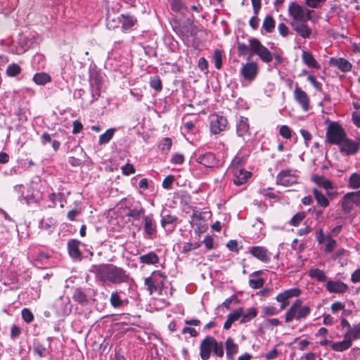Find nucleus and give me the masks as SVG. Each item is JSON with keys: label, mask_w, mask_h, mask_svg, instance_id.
I'll use <instances>...</instances> for the list:
<instances>
[{"label": "nucleus", "mask_w": 360, "mask_h": 360, "mask_svg": "<svg viewBox=\"0 0 360 360\" xmlns=\"http://www.w3.org/2000/svg\"><path fill=\"white\" fill-rule=\"evenodd\" d=\"M90 271L95 275L96 280L103 284H120L127 283L129 276L127 271L112 264L92 265Z\"/></svg>", "instance_id": "nucleus-1"}, {"label": "nucleus", "mask_w": 360, "mask_h": 360, "mask_svg": "<svg viewBox=\"0 0 360 360\" xmlns=\"http://www.w3.org/2000/svg\"><path fill=\"white\" fill-rule=\"evenodd\" d=\"M301 300H296L285 314V323H290L293 319L301 321L307 319L311 313V309L308 306H303Z\"/></svg>", "instance_id": "nucleus-2"}, {"label": "nucleus", "mask_w": 360, "mask_h": 360, "mask_svg": "<svg viewBox=\"0 0 360 360\" xmlns=\"http://www.w3.org/2000/svg\"><path fill=\"white\" fill-rule=\"evenodd\" d=\"M248 41L250 46V54L248 55V60L254 55H257L265 63H270L273 60V53L257 38H250Z\"/></svg>", "instance_id": "nucleus-3"}, {"label": "nucleus", "mask_w": 360, "mask_h": 360, "mask_svg": "<svg viewBox=\"0 0 360 360\" xmlns=\"http://www.w3.org/2000/svg\"><path fill=\"white\" fill-rule=\"evenodd\" d=\"M347 136L345 129L338 122H330L326 131L327 141L333 145H338Z\"/></svg>", "instance_id": "nucleus-4"}, {"label": "nucleus", "mask_w": 360, "mask_h": 360, "mask_svg": "<svg viewBox=\"0 0 360 360\" xmlns=\"http://www.w3.org/2000/svg\"><path fill=\"white\" fill-rule=\"evenodd\" d=\"M313 11L304 9L297 2H291L288 6L289 15L293 18L292 21H307L311 19Z\"/></svg>", "instance_id": "nucleus-5"}, {"label": "nucleus", "mask_w": 360, "mask_h": 360, "mask_svg": "<svg viewBox=\"0 0 360 360\" xmlns=\"http://www.w3.org/2000/svg\"><path fill=\"white\" fill-rule=\"evenodd\" d=\"M239 73L245 81L251 82L259 73V65L255 61H248L242 65Z\"/></svg>", "instance_id": "nucleus-6"}, {"label": "nucleus", "mask_w": 360, "mask_h": 360, "mask_svg": "<svg viewBox=\"0 0 360 360\" xmlns=\"http://www.w3.org/2000/svg\"><path fill=\"white\" fill-rule=\"evenodd\" d=\"M296 170L287 169L281 171L276 176V182L284 186H290L297 183Z\"/></svg>", "instance_id": "nucleus-7"}, {"label": "nucleus", "mask_w": 360, "mask_h": 360, "mask_svg": "<svg viewBox=\"0 0 360 360\" xmlns=\"http://www.w3.org/2000/svg\"><path fill=\"white\" fill-rule=\"evenodd\" d=\"M195 155L196 162L206 167L212 168L219 165V160L216 158L215 154L212 152L205 153L198 152Z\"/></svg>", "instance_id": "nucleus-8"}, {"label": "nucleus", "mask_w": 360, "mask_h": 360, "mask_svg": "<svg viewBox=\"0 0 360 360\" xmlns=\"http://www.w3.org/2000/svg\"><path fill=\"white\" fill-rule=\"evenodd\" d=\"M72 304L68 297L60 296L54 302L53 308L58 316H68L72 311Z\"/></svg>", "instance_id": "nucleus-9"}, {"label": "nucleus", "mask_w": 360, "mask_h": 360, "mask_svg": "<svg viewBox=\"0 0 360 360\" xmlns=\"http://www.w3.org/2000/svg\"><path fill=\"white\" fill-rule=\"evenodd\" d=\"M300 293L301 290L297 288H290L279 293L276 296V300L281 303L280 310H283L289 304V299L298 297Z\"/></svg>", "instance_id": "nucleus-10"}, {"label": "nucleus", "mask_w": 360, "mask_h": 360, "mask_svg": "<svg viewBox=\"0 0 360 360\" xmlns=\"http://www.w3.org/2000/svg\"><path fill=\"white\" fill-rule=\"evenodd\" d=\"M338 146L340 151L347 155L356 153L359 148V144L356 141L347 138V136Z\"/></svg>", "instance_id": "nucleus-11"}, {"label": "nucleus", "mask_w": 360, "mask_h": 360, "mask_svg": "<svg viewBox=\"0 0 360 360\" xmlns=\"http://www.w3.org/2000/svg\"><path fill=\"white\" fill-rule=\"evenodd\" d=\"M214 338L212 336H207L200 343V356L202 360H208L210 358L213 349Z\"/></svg>", "instance_id": "nucleus-12"}, {"label": "nucleus", "mask_w": 360, "mask_h": 360, "mask_svg": "<svg viewBox=\"0 0 360 360\" xmlns=\"http://www.w3.org/2000/svg\"><path fill=\"white\" fill-rule=\"evenodd\" d=\"M226 119L223 116L213 115L210 117V130L214 134H217L224 130L226 127Z\"/></svg>", "instance_id": "nucleus-13"}, {"label": "nucleus", "mask_w": 360, "mask_h": 360, "mask_svg": "<svg viewBox=\"0 0 360 360\" xmlns=\"http://www.w3.org/2000/svg\"><path fill=\"white\" fill-rule=\"evenodd\" d=\"M293 96L295 101L301 106L304 112L309 110V98L307 93L301 88L297 86L295 89Z\"/></svg>", "instance_id": "nucleus-14"}, {"label": "nucleus", "mask_w": 360, "mask_h": 360, "mask_svg": "<svg viewBox=\"0 0 360 360\" xmlns=\"http://www.w3.org/2000/svg\"><path fill=\"white\" fill-rule=\"evenodd\" d=\"M326 288L330 293L344 294L349 290V286L340 280L328 281Z\"/></svg>", "instance_id": "nucleus-15"}, {"label": "nucleus", "mask_w": 360, "mask_h": 360, "mask_svg": "<svg viewBox=\"0 0 360 360\" xmlns=\"http://www.w3.org/2000/svg\"><path fill=\"white\" fill-rule=\"evenodd\" d=\"M250 254L264 263L271 260V253L263 246H254L250 249Z\"/></svg>", "instance_id": "nucleus-16"}, {"label": "nucleus", "mask_w": 360, "mask_h": 360, "mask_svg": "<svg viewBox=\"0 0 360 360\" xmlns=\"http://www.w3.org/2000/svg\"><path fill=\"white\" fill-rule=\"evenodd\" d=\"M290 25L293 30L304 39L309 38L311 30L307 25V21H292Z\"/></svg>", "instance_id": "nucleus-17"}, {"label": "nucleus", "mask_w": 360, "mask_h": 360, "mask_svg": "<svg viewBox=\"0 0 360 360\" xmlns=\"http://www.w3.org/2000/svg\"><path fill=\"white\" fill-rule=\"evenodd\" d=\"M80 242L75 239H72L68 243V253L74 260L80 261L82 259V253L79 249Z\"/></svg>", "instance_id": "nucleus-18"}, {"label": "nucleus", "mask_w": 360, "mask_h": 360, "mask_svg": "<svg viewBox=\"0 0 360 360\" xmlns=\"http://www.w3.org/2000/svg\"><path fill=\"white\" fill-rule=\"evenodd\" d=\"M329 64L345 72H349L352 68V64L344 58H330Z\"/></svg>", "instance_id": "nucleus-19"}, {"label": "nucleus", "mask_w": 360, "mask_h": 360, "mask_svg": "<svg viewBox=\"0 0 360 360\" xmlns=\"http://www.w3.org/2000/svg\"><path fill=\"white\" fill-rule=\"evenodd\" d=\"M143 230L148 238H152L156 233V225L152 216L147 215L143 217Z\"/></svg>", "instance_id": "nucleus-20"}, {"label": "nucleus", "mask_w": 360, "mask_h": 360, "mask_svg": "<svg viewBox=\"0 0 360 360\" xmlns=\"http://www.w3.org/2000/svg\"><path fill=\"white\" fill-rule=\"evenodd\" d=\"M102 86L101 82L98 77H94L90 80L91 100L90 103L96 101L101 95V89Z\"/></svg>", "instance_id": "nucleus-21"}, {"label": "nucleus", "mask_w": 360, "mask_h": 360, "mask_svg": "<svg viewBox=\"0 0 360 360\" xmlns=\"http://www.w3.org/2000/svg\"><path fill=\"white\" fill-rule=\"evenodd\" d=\"M245 162V158L243 156L236 155L232 160L229 171L231 174H240V169H244L243 166Z\"/></svg>", "instance_id": "nucleus-22"}, {"label": "nucleus", "mask_w": 360, "mask_h": 360, "mask_svg": "<svg viewBox=\"0 0 360 360\" xmlns=\"http://www.w3.org/2000/svg\"><path fill=\"white\" fill-rule=\"evenodd\" d=\"M249 124L248 118L240 117L236 124V131L238 136L244 137L249 135Z\"/></svg>", "instance_id": "nucleus-23"}, {"label": "nucleus", "mask_w": 360, "mask_h": 360, "mask_svg": "<svg viewBox=\"0 0 360 360\" xmlns=\"http://www.w3.org/2000/svg\"><path fill=\"white\" fill-rule=\"evenodd\" d=\"M302 59L303 63L309 68H314L316 70H319L321 68L320 64L316 61L313 55L309 51H302Z\"/></svg>", "instance_id": "nucleus-24"}, {"label": "nucleus", "mask_w": 360, "mask_h": 360, "mask_svg": "<svg viewBox=\"0 0 360 360\" xmlns=\"http://www.w3.org/2000/svg\"><path fill=\"white\" fill-rule=\"evenodd\" d=\"M344 338L349 340L352 343L354 340L360 339V322L354 324L349 330H347L344 334Z\"/></svg>", "instance_id": "nucleus-25"}, {"label": "nucleus", "mask_w": 360, "mask_h": 360, "mask_svg": "<svg viewBox=\"0 0 360 360\" xmlns=\"http://www.w3.org/2000/svg\"><path fill=\"white\" fill-rule=\"evenodd\" d=\"M226 357L229 360H233L235 354L238 350V345L234 342L232 338H228L225 342Z\"/></svg>", "instance_id": "nucleus-26"}, {"label": "nucleus", "mask_w": 360, "mask_h": 360, "mask_svg": "<svg viewBox=\"0 0 360 360\" xmlns=\"http://www.w3.org/2000/svg\"><path fill=\"white\" fill-rule=\"evenodd\" d=\"M157 277H162V274L155 271L153 274V276L148 277L145 279V284L148 286L150 292L156 290L159 285H163L162 281L160 283L158 282Z\"/></svg>", "instance_id": "nucleus-27"}, {"label": "nucleus", "mask_w": 360, "mask_h": 360, "mask_svg": "<svg viewBox=\"0 0 360 360\" xmlns=\"http://www.w3.org/2000/svg\"><path fill=\"white\" fill-rule=\"evenodd\" d=\"M240 174H232L233 176V183L237 186H240L245 184L249 178H250L252 173L246 171L245 169H240Z\"/></svg>", "instance_id": "nucleus-28"}, {"label": "nucleus", "mask_w": 360, "mask_h": 360, "mask_svg": "<svg viewBox=\"0 0 360 360\" xmlns=\"http://www.w3.org/2000/svg\"><path fill=\"white\" fill-rule=\"evenodd\" d=\"M140 263L153 265L156 264L159 262V257L154 252H150L147 254L142 255L139 257Z\"/></svg>", "instance_id": "nucleus-29"}, {"label": "nucleus", "mask_w": 360, "mask_h": 360, "mask_svg": "<svg viewBox=\"0 0 360 360\" xmlns=\"http://www.w3.org/2000/svg\"><path fill=\"white\" fill-rule=\"evenodd\" d=\"M352 343L344 338L342 341L331 343V349L335 352H342L351 347Z\"/></svg>", "instance_id": "nucleus-30"}, {"label": "nucleus", "mask_w": 360, "mask_h": 360, "mask_svg": "<svg viewBox=\"0 0 360 360\" xmlns=\"http://www.w3.org/2000/svg\"><path fill=\"white\" fill-rule=\"evenodd\" d=\"M312 180L319 186L325 188L327 191L328 195H330L329 190L333 188L332 183L330 181L327 179L326 177L320 175H314L312 176Z\"/></svg>", "instance_id": "nucleus-31"}, {"label": "nucleus", "mask_w": 360, "mask_h": 360, "mask_svg": "<svg viewBox=\"0 0 360 360\" xmlns=\"http://www.w3.org/2000/svg\"><path fill=\"white\" fill-rule=\"evenodd\" d=\"M118 18L122 24V29L125 30L131 29L136 22V19L129 15H121Z\"/></svg>", "instance_id": "nucleus-32"}, {"label": "nucleus", "mask_w": 360, "mask_h": 360, "mask_svg": "<svg viewBox=\"0 0 360 360\" xmlns=\"http://www.w3.org/2000/svg\"><path fill=\"white\" fill-rule=\"evenodd\" d=\"M32 79L37 85H45L51 81V77L46 72H39L34 75Z\"/></svg>", "instance_id": "nucleus-33"}, {"label": "nucleus", "mask_w": 360, "mask_h": 360, "mask_svg": "<svg viewBox=\"0 0 360 360\" xmlns=\"http://www.w3.org/2000/svg\"><path fill=\"white\" fill-rule=\"evenodd\" d=\"M110 302L114 308H119L122 306L126 305L128 303V301L122 300L118 292L115 291L112 292L110 295Z\"/></svg>", "instance_id": "nucleus-34"}, {"label": "nucleus", "mask_w": 360, "mask_h": 360, "mask_svg": "<svg viewBox=\"0 0 360 360\" xmlns=\"http://www.w3.org/2000/svg\"><path fill=\"white\" fill-rule=\"evenodd\" d=\"M313 194L314 196V198L316 199L317 203L323 207H326L329 205V200L317 188L313 189Z\"/></svg>", "instance_id": "nucleus-35"}, {"label": "nucleus", "mask_w": 360, "mask_h": 360, "mask_svg": "<svg viewBox=\"0 0 360 360\" xmlns=\"http://www.w3.org/2000/svg\"><path fill=\"white\" fill-rule=\"evenodd\" d=\"M72 299L81 304H85L88 302L86 293L79 288L75 290Z\"/></svg>", "instance_id": "nucleus-36"}, {"label": "nucleus", "mask_w": 360, "mask_h": 360, "mask_svg": "<svg viewBox=\"0 0 360 360\" xmlns=\"http://www.w3.org/2000/svg\"><path fill=\"white\" fill-rule=\"evenodd\" d=\"M276 27V22L274 19V18L268 15L265 17L264 19L263 23H262V27L267 33H271Z\"/></svg>", "instance_id": "nucleus-37"}, {"label": "nucleus", "mask_w": 360, "mask_h": 360, "mask_svg": "<svg viewBox=\"0 0 360 360\" xmlns=\"http://www.w3.org/2000/svg\"><path fill=\"white\" fill-rule=\"evenodd\" d=\"M309 276L320 282H324L327 280L325 272L319 269H311L309 271Z\"/></svg>", "instance_id": "nucleus-38"}, {"label": "nucleus", "mask_w": 360, "mask_h": 360, "mask_svg": "<svg viewBox=\"0 0 360 360\" xmlns=\"http://www.w3.org/2000/svg\"><path fill=\"white\" fill-rule=\"evenodd\" d=\"M349 187L352 189H358L360 188V174L358 173H352L348 181Z\"/></svg>", "instance_id": "nucleus-39"}, {"label": "nucleus", "mask_w": 360, "mask_h": 360, "mask_svg": "<svg viewBox=\"0 0 360 360\" xmlns=\"http://www.w3.org/2000/svg\"><path fill=\"white\" fill-rule=\"evenodd\" d=\"M177 217L174 215L167 214L165 216H162L161 219V226L163 228H166L167 225H172L174 228L175 226V224L177 221Z\"/></svg>", "instance_id": "nucleus-40"}, {"label": "nucleus", "mask_w": 360, "mask_h": 360, "mask_svg": "<svg viewBox=\"0 0 360 360\" xmlns=\"http://www.w3.org/2000/svg\"><path fill=\"white\" fill-rule=\"evenodd\" d=\"M115 129L113 128L108 129L104 134L99 136L98 143L100 145L105 144L110 141L115 134Z\"/></svg>", "instance_id": "nucleus-41"}, {"label": "nucleus", "mask_w": 360, "mask_h": 360, "mask_svg": "<svg viewBox=\"0 0 360 360\" xmlns=\"http://www.w3.org/2000/svg\"><path fill=\"white\" fill-rule=\"evenodd\" d=\"M46 347L41 343L37 342L33 345V352L35 354H37L40 357H44L46 356Z\"/></svg>", "instance_id": "nucleus-42"}, {"label": "nucleus", "mask_w": 360, "mask_h": 360, "mask_svg": "<svg viewBox=\"0 0 360 360\" xmlns=\"http://www.w3.org/2000/svg\"><path fill=\"white\" fill-rule=\"evenodd\" d=\"M257 314V310L255 308L252 307L248 309L247 313L245 314H242L240 323H245L247 322H249L250 320L254 319Z\"/></svg>", "instance_id": "nucleus-43"}, {"label": "nucleus", "mask_w": 360, "mask_h": 360, "mask_svg": "<svg viewBox=\"0 0 360 360\" xmlns=\"http://www.w3.org/2000/svg\"><path fill=\"white\" fill-rule=\"evenodd\" d=\"M354 203L347 193L344 195L342 201V207L345 212L349 213L353 208Z\"/></svg>", "instance_id": "nucleus-44"}, {"label": "nucleus", "mask_w": 360, "mask_h": 360, "mask_svg": "<svg viewBox=\"0 0 360 360\" xmlns=\"http://www.w3.org/2000/svg\"><path fill=\"white\" fill-rule=\"evenodd\" d=\"M172 140L170 138H164L159 143L158 148L163 153H167L171 148Z\"/></svg>", "instance_id": "nucleus-45"}, {"label": "nucleus", "mask_w": 360, "mask_h": 360, "mask_svg": "<svg viewBox=\"0 0 360 360\" xmlns=\"http://www.w3.org/2000/svg\"><path fill=\"white\" fill-rule=\"evenodd\" d=\"M212 352L218 357H222L224 356V344L222 342H217L215 339L214 340L213 349Z\"/></svg>", "instance_id": "nucleus-46"}, {"label": "nucleus", "mask_w": 360, "mask_h": 360, "mask_svg": "<svg viewBox=\"0 0 360 360\" xmlns=\"http://www.w3.org/2000/svg\"><path fill=\"white\" fill-rule=\"evenodd\" d=\"M213 60L215 68L218 70L221 69L222 66V51L221 50H214L213 53Z\"/></svg>", "instance_id": "nucleus-47"}, {"label": "nucleus", "mask_w": 360, "mask_h": 360, "mask_svg": "<svg viewBox=\"0 0 360 360\" xmlns=\"http://www.w3.org/2000/svg\"><path fill=\"white\" fill-rule=\"evenodd\" d=\"M21 72L20 67L16 63H12L7 67L6 73L10 77H15Z\"/></svg>", "instance_id": "nucleus-48"}, {"label": "nucleus", "mask_w": 360, "mask_h": 360, "mask_svg": "<svg viewBox=\"0 0 360 360\" xmlns=\"http://www.w3.org/2000/svg\"><path fill=\"white\" fill-rule=\"evenodd\" d=\"M238 54L239 56H244L250 54V46H248L245 43H238L237 46Z\"/></svg>", "instance_id": "nucleus-49"}, {"label": "nucleus", "mask_w": 360, "mask_h": 360, "mask_svg": "<svg viewBox=\"0 0 360 360\" xmlns=\"http://www.w3.org/2000/svg\"><path fill=\"white\" fill-rule=\"evenodd\" d=\"M150 86L157 91H160L162 89V82L158 76L150 77Z\"/></svg>", "instance_id": "nucleus-50"}, {"label": "nucleus", "mask_w": 360, "mask_h": 360, "mask_svg": "<svg viewBox=\"0 0 360 360\" xmlns=\"http://www.w3.org/2000/svg\"><path fill=\"white\" fill-rule=\"evenodd\" d=\"M327 243L326 244L325 252H331L337 246V241L335 239H333L330 236H327L326 237Z\"/></svg>", "instance_id": "nucleus-51"}, {"label": "nucleus", "mask_w": 360, "mask_h": 360, "mask_svg": "<svg viewBox=\"0 0 360 360\" xmlns=\"http://www.w3.org/2000/svg\"><path fill=\"white\" fill-rule=\"evenodd\" d=\"M262 312L265 316H273L277 314L279 311L274 306L267 305L262 307Z\"/></svg>", "instance_id": "nucleus-52"}, {"label": "nucleus", "mask_w": 360, "mask_h": 360, "mask_svg": "<svg viewBox=\"0 0 360 360\" xmlns=\"http://www.w3.org/2000/svg\"><path fill=\"white\" fill-rule=\"evenodd\" d=\"M144 209L143 208H140V209H131V210H129L128 214H127V216L133 218L134 219H139V218L141 217V216L142 214H144Z\"/></svg>", "instance_id": "nucleus-53"}, {"label": "nucleus", "mask_w": 360, "mask_h": 360, "mask_svg": "<svg viewBox=\"0 0 360 360\" xmlns=\"http://www.w3.org/2000/svg\"><path fill=\"white\" fill-rule=\"evenodd\" d=\"M264 281L262 278H250L249 280V285L253 289H258L263 286Z\"/></svg>", "instance_id": "nucleus-54"}, {"label": "nucleus", "mask_w": 360, "mask_h": 360, "mask_svg": "<svg viewBox=\"0 0 360 360\" xmlns=\"http://www.w3.org/2000/svg\"><path fill=\"white\" fill-rule=\"evenodd\" d=\"M304 217H305V214H304V212H298V213H297L296 214H295V215L292 217V219H291V220H290V223L292 226H298V225L300 224V222H301V221L304 219Z\"/></svg>", "instance_id": "nucleus-55"}, {"label": "nucleus", "mask_w": 360, "mask_h": 360, "mask_svg": "<svg viewBox=\"0 0 360 360\" xmlns=\"http://www.w3.org/2000/svg\"><path fill=\"white\" fill-rule=\"evenodd\" d=\"M243 312V308H238L234 310L233 312L230 313L227 316V318L229 319L232 322H235L236 321L239 319L240 317H241Z\"/></svg>", "instance_id": "nucleus-56"}, {"label": "nucleus", "mask_w": 360, "mask_h": 360, "mask_svg": "<svg viewBox=\"0 0 360 360\" xmlns=\"http://www.w3.org/2000/svg\"><path fill=\"white\" fill-rule=\"evenodd\" d=\"M326 1V0H305V4L310 8H318L321 7Z\"/></svg>", "instance_id": "nucleus-57"}, {"label": "nucleus", "mask_w": 360, "mask_h": 360, "mask_svg": "<svg viewBox=\"0 0 360 360\" xmlns=\"http://www.w3.org/2000/svg\"><path fill=\"white\" fill-rule=\"evenodd\" d=\"M22 318L27 323L32 322L34 319V316L31 311L27 308H24L22 310Z\"/></svg>", "instance_id": "nucleus-58"}, {"label": "nucleus", "mask_w": 360, "mask_h": 360, "mask_svg": "<svg viewBox=\"0 0 360 360\" xmlns=\"http://www.w3.org/2000/svg\"><path fill=\"white\" fill-rule=\"evenodd\" d=\"M174 181V176L173 175H168L166 176L162 183V186L167 190L172 188V186Z\"/></svg>", "instance_id": "nucleus-59"}, {"label": "nucleus", "mask_w": 360, "mask_h": 360, "mask_svg": "<svg viewBox=\"0 0 360 360\" xmlns=\"http://www.w3.org/2000/svg\"><path fill=\"white\" fill-rule=\"evenodd\" d=\"M350 199L356 206L360 207V190L355 192L347 193Z\"/></svg>", "instance_id": "nucleus-60"}, {"label": "nucleus", "mask_w": 360, "mask_h": 360, "mask_svg": "<svg viewBox=\"0 0 360 360\" xmlns=\"http://www.w3.org/2000/svg\"><path fill=\"white\" fill-rule=\"evenodd\" d=\"M280 134L284 139H290L292 136V131L287 125H283L280 128Z\"/></svg>", "instance_id": "nucleus-61"}, {"label": "nucleus", "mask_w": 360, "mask_h": 360, "mask_svg": "<svg viewBox=\"0 0 360 360\" xmlns=\"http://www.w3.org/2000/svg\"><path fill=\"white\" fill-rule=\"evenodd\" d=\"M200 245H201V243H200V242L186 243L183 247V252H187L192 250L198 249L199 247H200Z\"/></svg>", "instance_id": "nucleus-62"}, {"label": "nucleus", "mask_w": 360, "mask_h": 360, "mask_svg": "<svg viewBox=\"0 0 360 360\" xmlns=\"http://www.w3.org/2000/svg\"><path fill=\"white\" fill-rule=\"evenodd\" d=\"M122 172L124 175L128 176L135 173V169L131 164H126L122 167Z\"/></svg>", "instance_id": "nucleus-63"}, {"label": "nucleus", "mask_w": 360, "mask_h": 360, "mask_svg": "<svg viewBox=\"0 0 360 360\" xmlns=\"http://www.w3.org/2000/svg\"><path fill=\"white\" fill-rule=\"evenodd\" d=\"M350 280L353 283H360V268L353 271L351 274Z\"/></svg>", "instance_id": "nucleus-64"}]
</instances>
